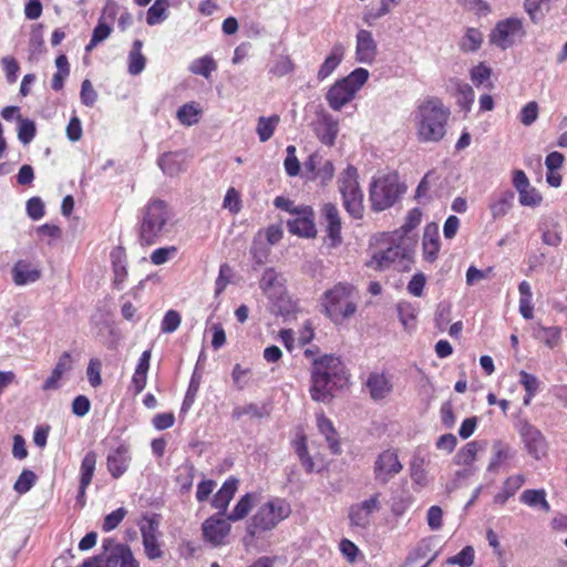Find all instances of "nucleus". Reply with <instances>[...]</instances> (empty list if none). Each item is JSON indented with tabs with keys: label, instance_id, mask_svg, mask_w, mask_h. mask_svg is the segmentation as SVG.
Returning a JSON list of instances; mask_svg holds the SVG:
<instances>
[{
	"label": "nucleus",
	"instance_id": "obj_3",
	"mask_svg": "<svg viewBox=\"0 0 567 567\" xmlns=\"http://www.w3.org/2000/svg\"><path fill=\"white\" fill-rule=\"evenodd\" d=\"M173 218L174 214L166 202L151 200L143 209L140 225L141 240L146 245L157 243L171 231L174 225Z\"/></svg>",
	"mask_w": 567,
	"mask_h": 567
},
{
	"label": "nucleus",
	"instance_id": "obj_57",
	"mask_svg": "<svg viewBox=\"0 0 567 567\" xmlns=\"http://www.w3.org/2000/svg\"><path fill=\"white\" fill-rule=\"evenodd\" d=\"M126 513L127 512L124 507H120L116 511L106 515L103 523V530L110 532L116 528L126 516Z\"/></svg>",
	"mask_w": 567,
	"mask_h": 567
},
{
	"label": "nucleus",
	"instance_id": "obj_30",
	"mask_svg": "<svg viewBox=\"0 0 567 567\" xmlns=\"http://www.w3.org/2000/svg\"><path fill=\"white\" fill-rule=\"evenodd\" d=\"M317 425L319 431L324 435L329 449L333 454H339L341 452L340 443L338 440V434L329 419H327L323 414L317 415Z\"/></svg>",
	"mask_w": 567,
	"mask_h": 567
},
{
	"label": "nucleus",
	"instance_id": "obj_20",
	"mask_svg": "<svg viewBox=\"0 0 567 567\" xmlns=\"http://www.w3.org/2000/svg\"><path fill=\"white\" fill-rule=\"evenodd\" d=\"M131 456L128 447L121 445L110 452L106 458L107 470L114 478L121 477L128 468Z\"/></svg>",
	"mask_w": 567,
	"mask_h": 567
},
{
	"label": "nucleus",
	"instance_id": "obj_34",
	"mask_svg": "<svg viewBox=\"0 0 567 567\" xmlns=\"http://www.w3.org/2000/svg\"><path fill=\"white\" fill-rule=\"evenodd\" d=\"M280 122L279 115L260 116L257 121L256 132L260 142L270 140Z\"/></svg>",
	"mask_w": 567,
	"mask_h": 567
},
{
	"label": "nucleus",
	"instance_id": "obj_44",
	"mask_svg": "<svg viewBox=\"0 0 567 567\" xmlns=\"http://www.w3.org/2000/svg\"><path fill=\"white\" fill-rule=\"evenodd\" d=\"M422 212L421 209L419 208H413L411 209L409 213H408V216L405 218V221L404 224L401 226V228L395 231V236H402L403 238H405V236L411 231L413 230L414 228H416L421 220H422Z\"/></svg>",
	"mask_w": 567,
	"mask_h": 567
},
{
	"label": "nucleus",
	"instance_id": "obj_5",
	"mask_svg": "<svg viewBox=\"0 0 567 567\" xmlns=\"http://www.w3.org/2000/svg\"><path fill=\"white\" fill-rule=\"evenodd\" d=\"M405 190L406 187L400 183L399 175L394 172L373 177L369 189L372 210L383 212L392 207Z\"/></svg>",
	"mask_w": 567,
	"mask_h": 567
},
{
	"label": "nucleus",
	"instance_id": "obj_50",
	"mask_svg": "<svg viewBox=\"0 0 567 567\" xmlns=\"http://www.w3.org/2000/svg\"><path fill=\"white\" fill-rule=\"evenodd\" d=\"M233 277V269L228 264H223L219 267V274L215 282V295H220L229 285Z\"/></svg>",
	"mask_w": 567,
	"mask_h": 567
},
{
	"label": "nucleus",
	"instance_id": "obj_8",
	"mask_svg": "<svg viewBox=\"0 0 567 567\" xmlns=\"http://www.w3.org/2000/svg\"><path fill=\"white\" fill-rule=\"evenodd\" d=\"M339 192L343 199L346 210L355 219L363 216V194L358 182V171L353 166H348L338 179Z\"/></svg>",
	"mask_w": 567,
	"mask_h": 567
},
{
	"label": "nucleus",
	"instance_id": "obj_32",
	"mask_svg": "<svg viewBox=\"0 0 567 567\" xmlns=\"http://www.w3.org/2000/svg\"><path fill=\"white\" fill-rule=\"evenodd\" d=\"M519 501L529 507L540 508L545 513L550 512V505L546 499L544 489H525L520 494Z\"/></svg>",
	"mask_w": 567,
	"mask_h": 567
},
{
	"label": "nucleus",
	"instance_id": "obj_42",
	"mask_svg": "<svg viewBox=\"0 0 567 567\" xmlns=\"http://www.w3.org/2000/svg\"><path fill=\"white\" fill-rule=\"evenodd\" d=\"M200 110L194 104L188 103L181 106L177 111L178 121L186 126H192L199 121Z\"/></svg>",
	"mask_w": 567,
	"mask_h": 567
},
{
	"label": "nucleus",
	"instance_id": "obj_11",
	"mask_svg": "<svg viewBox=\"0 0 567 567\" xmlns=\"http://www.w3.org/2000/svg\"><path fill=\"white\" fill-rule=\"evenodd\" d=\"M403 470L396 450L388 449L381 452L374 462L373 474L377 482L386 484Z\"/></svg>",
	"mask_w": 567,
	"mask_h": 567
},
{
	"label": "nucleus",
	"instance_id": "obj_46",
	"mask_svg": "<svg viewBox=\"0 0 567 567\" xmlns=\"http://www.w3.org/2000/svg\"><path fill=\"white\" fill-rule=\"evenodd\" d=\"M166 18V2L165 0H156L148 9L146 22L150 25H155Z\"/></svg>",
	"mask_w": 567,
	"mask_h": 567
},
{
	"label": "nucleus",
	"instance_id": "obj_38",
	"mask_svg": "<svg viewBox=\"0 0 567 567\" xmlns=\"http://www.w3.org/2000/svg\"><path fill=\"white\" fill-rule=\"evenodd\" d=\"M255 502V495L251 493L245 494L235 505L233 512L227 516L230 522L244 519L251 511Z\"/></svg>",
	"mask_w": 567,
	"mask_h": 567
},
{
	"label": "nucleus",
	"instance_id": "obj_62",
	"mask_svg": "<svg viewBox=\"0 0 567 567\" xmlns=\"http://www.w3.org/2000/svg\"><path fill=\"white\" fill-rule=\"evenodd\" d=\"M89 382L93 388H97L102 383L101 379V362L96 359H92L87 367Z\"/></svg>",
	"mask_w": 567,
	"mask_h": 567
},
{
	"label": "nucleus",
	"instance_id": "obj_13",
	"mask_svg": "<svg viewBox=\"0 0 567 567\" xmlns=\"http://www.w3.org/2000/svg\"><path fill=\"white\" fill-rule=\"evenodd\" d=\"M288 230L299 237L313 238L317 235L315 224V212L312 207L301 205L298 209L296 217L287 221Z\"/></svg>",
	"mask_w": 567,
	"mask_h": 567
},
{
	"label": "nucleus",
	"instance_id": "obj_41",
	"mask_svg": "<svg viewBox=\"0 0 567 567\" xmlns=\"http://www.w3.org/2000/svg\"><path fill=\"white\" fill-rule=\"evenodd\" d=\"M483 42V34L480 30L468 28L460 42V49L464 52H474L480 49Z\"/></svg>",
	"mask_w": 567,
	"mask_h": 567
},
{
	"label": "nucleus",
	"instance_id": "obj_54",
	"mask_svg": "<svg viewBox=\"0 0 567 567\" xmlns=\"http://www.w3.org/2000/svg\"><path fill=\"white\" fill-rule=\"evenodd\" d=\"M491 74L492 70L484 63H480L478 65L474 66L470 72L471 80L476 86H480L488 81Z\"/></svg>",
	"mask_w": 567,
	"mask_h": 567
},
{
	"label": "nucleus",
	"instance_id": "obj_12",
	"mask_svg": "<svg viewBox=\"0 0 567 567\" xmlns=\"http://www.w3.org/2000/svg\"><path fill=\"white\" fill-rule=\"evenodd\" d=\"M380 509L381 503L379 493L360 503L351 505L348 515L351 526L367 529L371 524V515Z\"/></svg>",
	"mask_w": 567,
	"mask_h": 567
},
{
	"label": "nucleus",
	"instance_id": "obj_58",
	"mask_svg": "<svg viewBox=\"0 0 567 567\" xmlns=\"http://www.w3.org/2000/svg\"><path fill=\"white\" fill-rule=\"evenodd\" d=\"M436 179L435 172H427L424 177L421 179L420 184L415 190V198L421 202L424 197L427 196V192L430 190L433 182Z\"/></svg>",
	"mask_w": 567,
	"mask_h": 567
},
{
	"label": "nucleus",
	"instance_id": "obj_16",
	"mask_svg": "<svg viewBox=\"0 0 567 567\" xmlns=\"http://www.w3.org/2000/svg\"><path fill=\"white\" fill-rule=\"evenodd\" d=\"M321 218L326 225L327 237L330 247H337L341 244V217L337 206L332 203H326L321 207Z\"/></svg>",
	"mask_w": 567,
	"mask_h": 567
},
{
	"label": "nucleus",
	"instance_id": "obj_26",
	"mask_svg": "<svg viewBox=\"0 0 567 567\" xmlns=\"http://www.w3.org/2000/svg\"><path fill=\"white\" fill-rule=\"evenodd\" d=\"M344 55V47L341 43H336L331 49L330 54L326 58L323 63L320 65L317 78L319 81H323L332 74V72L341 63Z\"/></svg>",
	"mask_w": 567,
	"mask_h": 567
},
{
	"label": "nucleus",
	"instance_id": "obj_14",
	"mask_svg": "<svg viewBox=\"0 0 567 567\" xmlns=\"http://www.w3.org/2000/svg\"><path fill=\"white\" fill-rule=\"evenodd\" d=\"M203 536L206 542L215 547L225 544V538L230 533L229 520L219 514L208 517L202 525Z\"/></svg>",
	"mask_w": 567,
	"mask_h": 567
},
{
	"label": "nucleus",
	"instance_id": "obj_1",
	"mask_svg": "<svg viewBox=\"0 0 567 567\" xmlns=\"http://www.w3.org/2000/svg\"><path fill=\"white\" fill-rule=\"evenodd\" d=\"M311 398L318 402H328L337 389L343 388L348 375L341 360L333 355L312 359Z\"/></svg>",
	"mask_w": 567,
	"mask_h": 567
},
{
	"label": "nucleus",
	"instance_id": "obj_45",
	"mask_svg": "<svg viewBox=\"0 0 567 567\" xmlns=\"http://www.w3.org/2000/svg\"><path fill=\"white\" fill-rule=\"evenodd\" d=\"M475 551L472 546H465L458 554L449 557L446 564L460 567H471L474 564Z\"/></svg>",
	"mask_w": 567,
	"mask_h": 567
},
{
	"label": "nucleus",
	"instance_id": "obj_7",
	"mask_svg": "<svg viewBox=\"0 0 567 567\" xmlns=\"http://www.w3.org/2000/svg\"><path fill=\"white\" fill-rule=\"evenodd\" d=\"M369 75L367 69L358 68L346 78L338 80L326 94L329 106L333 111H340L354 99L357 92L367 83Z\"/></svg>",
	"mask_w": 567,
	"mask_h": 567
},
{
	"label": "nucleus",
	"instance_id": "obj_21",
	"mask_svg": "<svg viewBox=\"0 0 567 567\" xmlns=\"http://www.w3.org/2000/svg\"><path fill=\"white\" fill-rule=\"evenodd\" d=\"M158 165L168 176H176L187 168V156L183 152H171L163 154L158 159Z\"/></svg>",
	"mask_w": 567,
	"mask_h": 567
},
{
	"label": "nucleus",
	"instance_id": "obj_18",
	"mask_svg": "<svg viewBox=\"0 0 567 567\" xmlns=\"http://www.w3.org/2000/svg\"><path fill=\"white\" fill-rule=\"evenodd\" d=\"M355 59L360 63L371 64L378 54V45L369 30L360 29L355 37Z\"/></svg>",
	"mask_w": 567,
	"mask_h": 567
},
{
	"label": "nucleus",
	"instance_id": "obj_2",
	"mask_svg": "<svg viewBox=\"0 0 567 567\" xmlns=\"http://www.w3.org/2000/svg\"><path fill=\"white\" fill-rule=\"evenodd\" d=\"M450 117V110L442 101L431 97L421 103L417 107L416 136L423 143H437L446 134V124Z\"/></svg>",
	"mask_w": 567,
	"mask_h": 567
},
{
	"label": "nucleus",
	"instance_id": "obj_19",
	"mask_svg": "<svg viewBox=\"0 0 567 567\" xmlns=\"http://www.w3.org/2000/svg\"><path fill=\"white\" fill-rule=\"evenodd\" d=\"M446 90L455 99L462 110L468 112L475 99L473 87L458 79L452 78L446 83Z\"/></svg>",
	"mask_w": 567,
	"mask_h": 567
},
{
	"label": "nucleus",
	"instance_id": "obj_64",
	"mask_svg": "<svg viewBox=\"0 0 567 567\" xmlns=\"http://www.w3.org/2000/svg\"><path fill=\"white\" fill-rule=\"evenodd\" d=\"M176 247H163L155 249L151 255V261L154 265H163L165 264L171 256H173L176 252Z\"/></svg>",
	"mask_w": 567,
	"mask_h": 567
},
{
	"label": "nucleus",
	"instance_id": "obj_28",
	"mask_svg": "<svg viewBox=\"0 0 567 567\" xmlns=\"http://www.w3.org/2000/svg\"><path fill=\"white\" fill-rule=\"evenodd\" d=\"M515 194L507 189L502 192L491 204L489 210L493 219H498L508 214L514 205Z\"/></svg>",
	"mask_w": 567,
	"mask_h": 567
},
{
	"label": "nucleus",
	"instance_id": "obj_37",
	"mask_svg": "<svg viewBox=\"0 0 567 567\" xmlns=\"http://www.w3.org/2000/svg\"><path fill=\"white\" fill-rule=\"evenodd\" d=\"M513 457V452L507 444L497 441L493 444V457L487 466V471L495 472L501 464Z\"/></svg>",
	"mask_w": 567,
	"mask_h": 567
},
{
	"label": "nucleus",
	"instance_id": "obj_48",
	"mask_svg": "<svg viewBox=\"0 0 567 567\" xmlns=\"http://www.w3.org/2000/svg\"><path fill=\"white\" fill-rule=\"evenodd\" d=\"M539 114V106L537 102L530 101L519 112L520 123L525 126H530L537 118Z\"/></svg>",
	"mask_w": 567,
	"mask_h": 567
},
{
	"label": "nucleus",
	"instance_id": "obj_52",
	"mask_svg": "<svg viewBox=\"0 0 567 567\" xmlns=\"http://www.w3.org/2000/svg\"><path fill=\"white\" fill-rule=\"evenodd\" d=\"M181 316L175 310H168L162 321V331L164 333H172L176 331L181 324Z\"/></svg>",
	"mask_w": 567,
	"mask_h": 567
},
{
	"label": "nucleus",
	"instance_id": "obj_27",
	"mask_svg": "<svg viewBox=\"0 0 567 567\" xmlns=\"http://www.w3.org/2000/svg\"><path fill=\"white\" fill-rule=\"evenodd\" d=\"M238 481L233 478L226 481L221 488L216 493L213 498L212 505L214 508L219 511V515L223 516L226 512L230 501L233 499L237 491Z\"/></svg>",
	"mask_w": 567,
	"mask_h": 567
},
{
	"label": "nucleus",
	"instance_id": "obj_6",
	"mask_svg": "<svg viewBox=\"0 0 567 567\" xmlns=\"http://www.w3.org/2000/svg\"><path fill=\"white\" fill-rule=\"evenodd\" d=\"M321 306L332 321H343L357 310L354 288L344 284L333 286L324 292Z\"/></svg>",
	"mask_w": 567,
	"mask_h": 567
},
{
	"label": "nucleus",
	"instance_id": "obj_51",
	"mask_svg": "<svg viewBox=\"0 0 567 567\" xmlns=\"http://www.w3.org/2000/svg\"><path fill=\"white\" fill-rule=\"evenodd\" d=\"M399 319L405 329H409L414 319V308L409 302H400L396 307Z\"/></svg>",
	"mask_w": 567,
	"mask_h": 567
},
{
	"label": "nucleus",
	"instance_id": "obj_60",
	"mask_svg": "<svg viewBox=\"0 0 567 567\" xmlns=\"http://www.w3.org/2000/svg\"><path fill=\"white\" fill-rule=\"evenodd\" d=\"M1 62L6 72L7 81L9 83H14L17 81L18 72L20 70L17 60L12 56H4Z\"/></svg>",
	"mask_w": 567,
	"mask_h": 567
},
{
	"label": "nucleus",
	"instance_id": "obj_63",
	"mask_svg": "<svg viewBox=\"0 0 567 567\" xmlns=\"http://www.w3.org/2000/svg\"><path fill=\"white\" fill-rule=\"evenodd\" d=\"M427 525L432 530H439L442 527L443 511L440 506H431L427 511Z\"/></svg>",
	"mask_w": 567,
	"mask_h": 567
},
{
	"label": "nucleus",
	"instance_id": "obj_29",
	"mask_svg": "<svg viewBox=\"0 0 567 567\" xmlns=\"http://www.w3.org/2000/svg\"><path fill=\"white\" fill-rule=\"evenodd\" d=\"M367 386L373 400L385 398L392 389L390 380L384 374L379 373H372L368 378Z\"/></svg>",
	"mask_w": 567,
	"mask_h": 567
},
{
	"label": "nucleus",
	"instance_id": "obj_24",
	"mask_svg": "<svg viewBox=\"0 0 567 567\" xmlns=\"http://www.w3.org/2000/svg\"><path fill=\"white\" fill-rule=\"evenodd\" d=\"M318 138L326 145H333L338 135L339 125L330 115H323L315 124Z\"/></svg>",
	"mask_w": 567,
	"mask_h": 567
},
{
	"label": "nucleus",
	"instance_id": "obj_49",
	"mask_svg": "<svg viewBox=\"0 0 567 567\" xmlns=\"http://www.w3.org/2000/svg\"><path fill=\"white\" fill-rule=\"evenodd\" d=\"M37 476L30 470H23L20 474L19 478L14 483V491L19 494H24L31 489L33 484L35 483Z\"/></svg>",
	"mask_w": 567,
	"mask_h": 567
},
{
	"label": "nucleus",
	"instance_id": "obj_22",
	"mask_svg": "<svg viewBox=\"0 0 567 567\" xmlns=\"http://www.w3.org/2000/svg\"><path fill=\"white\" fill-rule=\"evenodd\" d=\"M73 368V360L69 352H63L59 359L58 362L52 370L51 375L44 381L42 389L44 391L49 390H55L59 388V381L63 377V374Z\"/></svg>",
	"mask_w": 567,
	"mask_h": 567
},
{
	"label": "nucleus",
	"instance_id": "obj_56",
	"mask_svg": "<svg viewBox=\"0 0 567 567\" xmlns=\"http://www.w3.org/2000/svg\"><path fill=\"white\" fill-rule=\"evenodd\" d=\"M80 99L85 106H93L97 100V93L90 80H84L81 85Z\"/></svg>",
	"mask_w": 567,
	"mask_h": 567
},
{
	"label": "nucleus",
	"instance_id": "obj_39",
	"mask_svg": "<svg viewBox=\"0 0 567 567\" xmlns=\"http://www.w3.org/2000/svg\"><path fill=\"white\" fill-rule=\"evenodd\" d=\"M96 453L93 451L87 452L80 466V483L81 485H90L94 475L96 466Z\"/></svg>",
	"mask_w": 567,
	"mask_h": 567
},
{
	"label": "nucleus",
	"instance_id": "obj_61",
	"mask_svg": "<svg viewBox=\"0 0 567 567\" xmlns=\"http://www.w3.org/2000/svg\"><path fill=\"white\" fill-rule=\"evenodd\" d=\"M27 213L33 220H38L44 215V205L41 198L32 197L27 203Z\"/></svg>",
	"mask_w": 567,
	"mask_h": 567
},
{
	"label": "nucleus",
	"instance_id": "obj_40",
	"mask_svg": "<svg viewBox=\"0 0 567 567\" xmlns=\"http://www.w3.org/2000/svg\"><path fill=\"white\" fill-rule=\"evenodd\" d=\"M216 69L217 64L215 60L209 55L196 59L189 65V71L192 73L202 75L206 79H208L212 72H214Z\"/></svg>",
	"mask_w": 567,
	"mask_h": 567
},
{
	"label": "nucleus",
	"instance_id": "obj_23",
	"mask_svg": "<svg viewBox=\"0 0 567 567\" xmlns=\"http://www.w3.org/2000/svg\"><path fill=\"white\" fill-rule=\"evenodd\" d=\"M423 256L426 261H434L440 251V235L435 224L427 225L423 235Z\"/></svg>",
	"mask_w": 567,
	"mask_h": 567
},
{
	"label": "nucleus",
	"instance_id": "obj_55",
	"mask_svg": "<svg viewBox=\"0 0 567 567\" xmlns=\"http://www.w3.org/2000/svg\"><path fill=\"white\" fill-rule=\"evenodd\" d=\"M250 374L249 368H243L240 364H235L231 371L234 385L238 390H243L248 384V377Z\"/></svg>",
	"mask_w": 567,
	"mask_h": 567
},
{
	"label": "nucleus",
	"instance_id": "obj_33",
	"mask_svg": "<svg viewBox=\"0 0 567 567\" xmlns=\"http://www.w3.org/2000/svg\"><path fill=\"white\" fill-rule=\"evenodd\" d=\"M110 256L114 271V284L118 286L127 277L125 251L122 247H115Z\"/></svg>",
	"mask_w": 567,
	"mask_h": 567
},
{
	"label": "nucleus",
	"instance_id": "obj_31",
	"mask_svg": "<svg viewBox=\"0 0 567 567\" xmlns=\"http://www.w3.org/2000/svg\"><path fill=\"white\" fill-rule=\"evenodd\" d=\"M534 337L542 341L546 347L553 349L561 341V328L537 324L534 329Z\"/></svg>",
	"mask_w": 567,
	"mask_h": 567
},
{
	"label": "nucleus",
	"instance_id": "obj_53",
	"mask_svg": "<svg viewBox=\"0 0 567 567\" xmlns=\"http://www.w3.org/2000/svg\"><path fill=\"white\" fill-rule=\"evenodd\" d=\"M296 453L300 460V463L305 467L307 473L313 472L315 463L310 454L308 453L305 439H301L296 446Z\"/></svg>",
	"mask_w": 567,
	"mask_h": 567
},
{
	"label": "nucleus",
	"instance_id": "obj_17",
	"mask_svg": "<svg viewBox=\"0 0 567 567\" xmlns=\"http://www.w3.org/2000/svg\"><path fill=\"white\" fill-rule=\"evenodd\" d=\"M520 435L523 437L527 452L535 460H540L546 455L547 442L545 436L537 427L528 423H525L520 429Z\"/></svg>",
	"mask_w": 567,
	"mask_h": 567
},
{
	"label": "nucleus",
	"instance_id": "obj_59",
	"mask_svg": "<svg viewBox=\"0 0 567 567\" xmlns=\"http://www.w3.org/2000/svg\"><path fill=\"white\" fill-rule=\"evenodd\" d=\"M141 534L143 540L151 538H159L158 523L154 518H146L141 525Z\"/></svg>",
	"mask_w": 567,
	"mask_h": 567
},
{
	"label": "nucleus",
	"instance_id": "obj_10",
	"mask_svg": "<svg viewBox=\"0 0 567 567\" xmlns=\"http://www.w3.org/2000/svg\"><path fill=\"white\" fill-rule=\"evenodd\" d=\"M522 21L509 18L498 22L491 34V42L505 50L524 37Z\"/></svg>",
	"mask_w": 567,
	"mask_h": 567
},
{
	"label": "nucleus",
	"instance_id": "obj_9",
	"mask_svg": "<svg viewBox=\"0 0 567 567\" xmlns=\"http://www.w3.org/2000/svg\"><path fill=\"white\" fill-rule=\"evenodd\" d=\"M410 240V238L393 235L390 246L386 249L375 251L367 266L375 270H383L389 268L391 264L399 259L409 258L411 250L408 241Z\"/></svg>",
	"mask_w": 567,
	"mask_h": 567
},
{
	"label": "nucleus",
	"instance_id": "obj_47",
	"mask_svg": "<svg viewBox=\"0 0 567 567\" xmlns=\"http://www.w3.org/2000/svg\"><path fill=\"white\" fill-rule=\"evenodd\" d=\"M519 204L527 207L539 206L543 197L535 187L528 186L518 193Z\"/></svg>",
	"mask_w": 567,
	"mask_h": 567
},
{
	"label": "nucleus",
	"instance_id": "obj_36",
	"mask_svg": "<svg viewBox=\"0 0 567 567\" xmlns=\"http://www.w3.org/2000/svg\"><path fill=\"white\" fill-rule=\"evenodd\" d=\"M484 446L473 441L465 444L455 455V463L457 465H471L475 462L478 451L483 450Z\"/></svg>",
	"mask_w": 567,
	"mask_h": 567
},
{
	"label": "nucleus",
	"instance_id": "obj_15",
	"mask_svg": "<svg viewBox=\"0 0 567 567\" xmlns=\"http://www.w3.org/2000/svg\"><path fill=\"white\" fill-rule=\"evenodd\" d=\"M102 547L107 553L111 567H140L128 546L118 544L112 538H106L103 540Z\"/></svg>",
	"mask_w": 567,
	"mask_h": 567
},
{
	"label": "nucleus",
	"instance_id": "obj_43",
	"mask_svg": "<svg viewBox=\"0 0 567 567\" xmlns=\"http://www.w3.org/2000/svg\"><path fill=\"white\" fill-rule=\"evenodd\" d=\"M19 121L18 138L24 145L29 144L35 136V124L33 121L23 118L21 115L17 116Z\"/></svg>",
	"mask_w": 567,
	"mask_h": 567
},
{
	"label": "nucleus",
	"instance_id": "obj_4",
	"mask_svg": "<svg viewBox=\"0 0 567 567\" xmlns=\"http://www.w3.org/2000/svg\"><path fill=\"white\" fill-rule=\"evenodd\" d=\"M290 513L291 507L286 499L271 498L260 505L250 517L246 526V533L250 537H255L260 533L272 530L280 522L289 517Z\"/></svg>",
	"mask_w": 567,
	"mask_h": 567
},
{
	"label": "nucleus",
	"instance_id": "obj_35",
	"mask_svg": "<svg viewBox=\"0 0 567 567\" xmlns=\"http://www.w3.org/2000/svg\"><path fill=\"white\" fill-rule=\"evenodd\" d=\"M142 45L141 40H135L128 54V73L132 75L140 74L145 68L146 59L141 52Z\"/></svg>",
	"mask_w": 567,
	"mask_h": 567
},
{
	"label": "nucleus",
	"instance_id": "obj_25",
	"mask_svg": "<svg viewBox=\"0 0 567 567\" xmlns=\"http://www.w3.org/2000/svg\"><path fill=\"white\" fill-rule=\"evenodd\" d=\"M13 282L17 286H24L27 284L35 282L41 277V271L31 267L30 262L19 260L12 268Z\"/></svg>",
	"mask_w": 567,
	"mask_h": 567
}]
</instances>
